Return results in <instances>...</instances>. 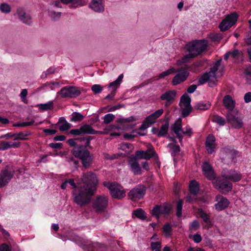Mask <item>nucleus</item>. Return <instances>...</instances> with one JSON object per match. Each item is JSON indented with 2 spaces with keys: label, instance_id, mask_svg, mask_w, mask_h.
I'll return each instance as SVG.
<instances>
[{
  "label": "nucleus",
  "instance_id": "13",
  "mask_svg": "<svg viewBox=\"0 0 251 251\" xmlns=\"http://www.w3.org/2000/svg\"><path fill=\"white\" fill-rule=\"evenodd\" d=\"M191 98L187 94H184L180 98V103H182L184 108H182L181 116L183 118L187 117L192 112V107L191 105Z\"/></svg>",
  "mask_w": 251,
  "mask_h": 251
},
{
  "label": "nucleus",
  "instance_id": "60",
  "mask_svg": "<svg viewBox=\"0 0 251 251\" xmlns=\"http://www.w3.org/2000/svg\"><path fill=\"white\" fill-rule=\"evenodd\" d=\"M168 147H170L173 151L174 153L176 154L180 151V149L178 145L168 144Z\"/></svg>",
  "mask_w": 251,
  "mask_h": 251
},
{
  "label": "nucleus",
  "instance_id": "15",
  "mask_svg": "<svg viewBox=\"0 0 251 251\" xmlns=\"http://www.w3.org/2000/svg\"><path fill=\"white\" fill-rule=\"evenodd\" d=\"M16 13L19 20L22 23L29 26L32 25V17L29 14L25 12L24 8L18 7L17 9Z\"/></svg>",
  "mask_w": 251,
  "mask_h": 251
},
{
  "label": "nucleus",
  "instance_id": "31",
  "mask_svg": "<svg viewBox=\"0 0 251 251\" xmlns=\"http://www.w3.org/2000/svg\"><path fill=\"white\" fill-rule=\"evenodd\" d=\"M211 106V103L208 101H201L197 102L194 106V108L200 110L208 109Z\"/></svg>",
  "mask_w": 251,
  "mask_h": 251
},
{
  "label": "nucleus",
  "instance_id": "56",
  "mask_svg": "<svg viewBox=\"0 0 251 251\" xmlns=\"http://www.w3.org/2000/svg\"><path fill=\"white\" fill-rule=\"evenodd\" d=\"M61 1L59 0L52 1L50 3L49 8L55 9V8H62Z\"/></svg>",
  "mask_w": 251,
  "mask_h": 251
},
{
  "label": "nucleus",
  "instance_id": "29",
  "mask_svg": "<svg viewBox=\"0 0 251 251\" xmlns=\"http://www.w3.org/2000/svg\"><path fill=\"white\" fill-rule=\"evenodd\" d=\"M60 124H62V125L59 127V129L60 131H67L71 127V125L63 117L59 118L57 124L59 125Z\"/></svg>",
  "mask_w": 251,
  "mask_h": 251
},
{
  "label": "nucleus",
  "instance_id": "9",
  "mask_svg": "<svg viewBox=\"0 0 251 251\" xmlns=\"http://www.w3.org/2000/svg\"><path fill=\"white\" fill-rule=\"evenodd\" d=\"M189 68V65H185L184 67H181L176 71L177 73L173 77L172 81L173 85H177L187 79L189 75V73L186 70Z\"/></svg>",
  "mask_w": 251,
  "mask_h": 251
},
{
  "label": "nucleus",
  "instance_id": "47",
  "mask_svg": "<svg viewBox=\"0 0 251 251\" xmlns=\"http://www.w3.org/2000/svg\"><path fill=\"white\" fill-rule=\"evenodd\" d=\"M183 206V201L182 200H179L176 205V215L178 217H180L182 215V209Z\"/></svg>",
  "mask_w": 251,
  "mask_h": 251
},
{
  "label": "nucleus",
  "instance_id": "36",
  "mask_svg": "<svg viewBox=\"0 0 251 251\" xmlns=\"http://www.w3.org/2000/svg\"><path fill=\"white\" fill-rule=\"evenodd\" d=\"M133 214L140 220H144L147 218L146 213L141 208H138L134 211Z\"/></svg>",
  "mask_w": 251,
  "mask_h": 251
},
{
  "label": "nucleus",
  "instance_id": "35",
  "mask_svg": "<svg viewBox=\"0 0 251 251\" xmlns=\"http://www.w3.org/2000/svg\"><path fill=\"white\" fill-rule=\"evenodd\" d=\"M198 213L200 217L206 224L211 225V222L210 219V217L204 211L201 209H199Z\"/></svg>",
  "mask_w": 251,
  "mask_h": 251
},
{
  "label": "nucleus",
  "instance_id": "62",
  "mask_svg": "<svg viewBox=\"0 0 251 251\" xmlns=\"http://www.w3.org/2000/svg\"><path fill=\"white\" fill-rule=\"evenodd\" d=\"M123 107H125V105L124 104L119 103L117 105L110 107L108 109V111H114Z\"/></svg>",
  "mask_w": 251,
  "mask_h": 251
},
{
  "label": "nucleus",
  "instance_id": "63",
  "mask_svg": "<svg viewBox=\"0 0 251 251\" xmlns=\"http://www.w3.org/2000/svg\"><path fill=\"white\" fill-rule=\"evenodd\" d=\"M163 111L164 110L163 109H160L152 113V116H153V117L156 119L163 114Z\"/></svg>",
  "mask_w": 251,
  "mask_h": 251
},
{
  "label": "nucleus",
  "instance_id": "39",
  "mask_svg": "<svg viewBox=\"0 0 251 251\" xmlns=\"http://www.w3.org/2000/svg\"><path fill=\"white\" fill-rule=\"evenodd\" d=\"M193 58H195V57L193 56L192 53L189 52V53L186 54L181 59L177 60V65H182L184 63L188 62L190 59Z\"/></svg>",
  "mask_w": 251,
  "mask_h": 251
},
{
  "label": "nucleus",
  "instance_id": "50",
  "mask_svg": "<svg viewBox=\"0 0 251 251\" xmlns=\"http://www.w3.org/2000/svg\"><path fill=\"white\" fill-rule=\"evenodd\" d=\"M11 148V142L0 141V150L4 151Z\"/></svg>",
  "mask_w": 251,
  "mask_h": 251
},
{
  "label": "nucleus",
  "instance_id": "37",
  "mask_svg": "<svg viewBox=\"0 0 251 251\" xmlns=\"http://www.w3.org/2000/svg\"><path fill=\"white\" fill-rule=\"evenodd\" d=\"M84 118V116L78 112H74L70 119L71 122H80Z\"/></svg>",
  "mask_w": 251,
  "mask_h": 251
},
{
  "label": "nucleus",
  "instance_id": "48",
  "mask_svg": "<svg viewBox=\"0 0 251 251\" xmlns=\"http://www.w3.org/2000/svg\"><path fill=\"white\" fill-rule=\"evenodd\" d=\"M209 38L210 40L214 42L220 41L222 38V36L221 33H211L209 35Z\"/></svg>",
  "mask_w": 251,
  "mask_h": 251
},
{
  "label": "nucleus",
  "instance_id": "42",
  "mask_svg": "<svg viewBox=\"0 0 251 251\" xmlns=\"http://www.w3.org/2000/svg\"><path fill=\"white\" fill-rule=\"evenodd\" d=\"M213 122L217 123L220 126H223L226 124L225 119L219 115H215L213 116Z\"/></svg>",
  "mask_w": 251,
  "mask_h": 251
},
{
  "label": "nucleus",
  "instance_id": "19",
  "mask_svg": "<svg viewBox=\"0 0 251 251\" xmlns=\"http://www.w3.org/2000/svg\"><path fill=\"white\" fill-rule=\"evenodd\" d=\"M14 174V172L8 170L7 167L3 170L0 175V187H3L8 184L12 178Z\"/></svg>",
  "mask_w": 251,
  "mask_h": 251
},
{
  "label": "nucleus",
  "instance_id": "20",
  "mask_svg": "<svg viewBox=\"0 0 251 251\" xmlns=\"http://www.w3.org/2000/svg\"><path fill=\"white\" fill-rule=\"evenodd\" d=\"M202 170L204 176L209 180H213L215 178L214 170L212 166L207 161H205L202 165Z\"/></svg>",
  "mask_w": 251,
  "mask_h": 251
},
{
  "label": "nucleus",
  "instance_id": "34",
  "mask_svg": "<svg viewBox=\"0 0 251 251\" xmlns=\"http://www.w3.org/2000/svg\"><path fill=\"white\" fill-rule=\"evenodd\" d=\"M48 14L50 18L54 21L58 20L61 15V12H56L55 9L49 8L48 9Z\"/></svg>",
  "mask_w": 251,
  "mask_h": 251
},
{
  "label": "nucleus",
  "instance_id": "24",
  "mask_svg": "<svg viewBox=\"0 0 251 251\" xmlns=\"http://www.w3.org/2000/svg\"><path fill=\"white\" fill-rule=\"evenodd\" d=\"M215 138L213 135H209L207 137L205 142V147L206 148L207 152L210 154H212L215 151Z\"/></svg>",
  "mask_w": 251,
  "mask_h": 251
},
{
  "label": "nucleus",
  "instance_id": "49",
  "mask_svg": "<svg viewBox=\"0 0 251 251\" xmlns=\"http://www.w3.org/2000/svg\"><path fill=\"white\" fill-rule=\"evenodd\" d=\"M244 74L247 78V83L251 85V66H249L245 70Z\"/></svg>",
  "mask_w": 251,
  "mask_h": 251
},
{
  "label": "nucleus",
  "instance_id": "51",
  "mask_svg": "<svg viewBox=\"0 0 251 251\" xmlns=\"http://www.w3.org/2000/svg\"><path fill=\"white\" fill-rule=\"evenodd\" d=\"M175 72V70L174 68H171L168 70L162 72L160 74L158 75V77L159 78H164L165 77L168 76V75L173 74Z\"/></svg>",
  "mask_w": 251,
  "mask_h": 251
},
{
  "label": "nucleus",
  "instance_id": "16",
  "mask_svg": "<svg viewBox=\"0 0 251 251\" xmlns=\"http://www.w3.org/2000/svg\"><path fill=\"white\" fill-rule=\"evenodd\" d=\"M138 159L134 155H131L128 157V165L130 171L134 175H139L142 174V170L138 162Z\"/></svg>",
  "mask_w": 251,
  "mask_h": 251
},
{
  "label": "nucleus",
  "instance_id": "40",
  "mask_svg": "<svg viewBox=\"0 0 251 251\" xmlns=\"http://www.w3.org/2000/svg\"><path fill=\"white\" fill-rule=\"evenodd\" d=\"M161 215H168L172 208L171 205L165 203L163 205H159Z\"/></svg>",
  "mask_w": 251,
  "mask_h": 251
},
{
  "label": "nucleus",
  "instance_id": "25",
  "mask_svg": "<svg viewBox=\"0 0 251 251\" xmlns=\"http://www.w3.org/2000/svg\"><path fill=\"white\" fill-rule=\"evenodd\" d=\"M176 96V90H170L161 95L160 99L162 100L174 102Z\"/></svg>",
  "mask_w": 251,
  "mask_h": 251
},
{
  "label": "nucleus",
  "instance_id": "33",
  "mask_svg": "<svg viewBox=\"0 0 251 251\" xmlns=\"http://www.w3.org/2000/svg\"><path fill=\"white\" fill-rule=\"evenodd\" d=\"M124 75L123 74H121L117 78V79L111 83L109 84L108 88H113L112 91H115L116 89L120 86L122 79L123 78Z\"/></svg>",
  "mask_w": 251,
  "mask_h": 251
},
{
  "label": "nucleus",
  "instance_id": "53",
  "mask_svg": "<svg viewBox=\"0 0 251 251\" xmlns=\"http://www.w3.org/2000/svg\"><path fill=\"white\" fill-rule=\"evenodd\" d=\"M34 123V121L32 120L30 122H22V123H16L13 125V126H17V127H25L27 126H31L33 125Z\"/></svg>",
  "mask_w": 251,
  "mask_h": 251
},
{
  "label": "nucleus",
  "instance_id": "3",
  "mask_svg": "<svg viewBox=\"0 0 251 251\" xmlns=\"http://www.w3.org/2000/svg\"><path fill=\"white\" fill-rule=\"evenodd\" d=\"M207 46V42L205 40H195L187 44V50L196 57L205 51Z\"/></svg>",
  "mask_w": 251,
  "mask_h": 251
},
{
  "label": "nucleus",
  "instance_id": "41",
  "mask_svg": "<svg viewBox=\"0 0 251 251\" xmlns=\"http://www.w3.org/2000/svg\"><path fill=\"white\" fill-rule=\"evenodd\" d=\"M39 108L42 110H48L53 108V103L52 101H49L45 103H41L38 105Z\"/></svg>",
  "mask_w": 251,
  "mask_h": 251
},
{
  "label": "nucleus",
  "instance_id": "12",
  "mask_svg": "<svg viewBox=\"0 0 251 251\" xmlns=\"http://www.w3.org/2000/svg\"><path fill=\"white\" fill-rule=\"evenodd\" d=\"M58 93L62 98H75L80 94V91L74 86H65L63 87Z\"/></svg>",
  "mask_w": 251,
  "mask_h": 251
},
{
  "label": "nucleus",
  "instance_id": "26",
  "mask_svg": "<svg viewBox=\"0 0 251 251\" xmlns=\"http://www.w3.org/2000/svg\"><path fill=\"white\" fill-rule=\"evenodd\" d=\"M90 7L96 12H102L104 10L102 0H92Z\"/></svg>",
  "mask_w": 251,
  "mask_h": 251
},
{
  "label": "nucleus",
  "instance_id": "30",
  "mask_svg": "<svg viewBox=\"0 0 251 251\" xmlns=\"http://www.w3.org/2000/svg\"><path fill=\"white\" fill-rule=\"evenodd\" d=\"M189 190L191 194L196 196L199 191V183L195 180H191L189 184Z\"/></svg>",
  "mask_w": 251,
  "mask_h": 251
},
{
  "label": "nucleus",
  "instance_id": "46",
  "mask_svg": "<svg viewBox=\"0 0 251 251\" xmlns=\"http://www.w3.org/2000/svg\"><path fill=\"white\" fill-rule=\"evenodd\" d=\"M152 251H161V243L160 242H152L151 243Z\"/></svg>",
  "mask_w": 251,
  "mask_h": 251
},
{
  "label": "nucleus",
  "instance_id": "58",
  "mask_svg": "<svg viewBox=\"0 0 251 251\" xmlns=\"http://www.w3.org/2000/svg\"><path fill=\"white\" fill-rule=\"evenodd\" d=\"M122 148L123 150H125L126 151H131L133 147L131 144L126 143L123 144L122 146Z\"/></svg>",
  "mask_w": 251,
  "mask_h": 251
},
{
  "label": "nucleus",
  "instance_id": "59",
  "mask_svg": "<svg viewBox=\"0 0 251 251\" xmlns=\"http://www.w3.org/2000/svg\"><path fill=\"white\" fill-rule=\"evenodd\" d=\"M62 3L67 4L69 3L72 4V7H75V4H76L78 2V0H60Z\"/></svg>",
  "mask_w": 251,
  "mask_h": 251
},
{
  "label": "nucleus",
  "instance_id": "52",
  "mask_svg": "<svg viewBox=\"0 0 251 251\" xmlns=\"http://www.w3.org/2000/svg\"><path fill=\"white\" fill-rule=\"evenodd\" d=\"M115 115L112 114H107L103 117V123L108 124L112 122L115 118Z\"/></svg>",
  "mask_w": 251,
  "mask_h": 251
},
{
  "label": "nucleus",
  "instance_id": "38",
  "mask_svg": "<svg viewBox=\"0 0 251 251\" xmlns=\"http://www.w3.org/2000/svg\"><path fill=\"white\" fill-rule=\"evenodd\" d=\"M11 6L6 2H2L0 4V10L2 13L8 14L11 12Z\"/></svg>",
  "mask_w": 251,
  "mask_h": 251
},
{
  "label": "nucleus",
  "instance_id": "57",
  "mask_svg": "<svg viewBox=\"0 0 251 251\" xmlns=\"http://www.w3.org/2000/svg\"><path fill=\"white\" fill-rule=\"evenodd\" d=\"M144 120L149 125H151L155 122L156 119L153 117V116H152V114H151L148 116L146 117Z\"/></svg>",
  "mask_w": 251,
  "mask_h": 251
},
{
  "label": "nucleus",
  "instance_id": "1",
  "mask_svg": "<svg viewBox=\"0 0 251 251\" xmlns=\"http://www.w3.org/2000/svg\"><path fill=\"white\" fill-rule=\"evenodd\" d=\"M95 192L91 188H85L84 185L78 184V188L73 191L74 202L80 207H84L90 203Z\"/></svg>",
  "mask_w": 251,
  "mask_h": 251
},
{
  "label": "nucleus",
  "instance_id": "2",
  "mask_svg": "<svg viewBox=\"0 0 251 251\" xmlns=\"http://www.w3.org/2000/svg\"><path fill=\"white\" fill-rule=\"evenodd\" d=\"M98 179L97 175L92 172L83 173L79 182V185H84L87 188H91V190L96 191L98 184Z\"/></svg>",
  "mask_w": 251,
  "mask_h": 251
},
{
  "label": "nucleus",
  "instance_id": "18",
  "mask_svg": "<svg viewBox=\"0 0 251 251\" xmlns=\"http://www.w3.org/2000/svg\"><path fill=\"white\" fill-rule=\"evenodd\" d=\"M215 186L220 189V191L224 194H226L231 191L232 184L231 182H227L223 180H217L214 182Z\"/></svg>",
  "mask_w": 251,
  "mask_h": 251
},
{
  "label": "nucleus",
  "instance_id": "17",
  "mask_svg": "<svg viewBox=\"0 0 251 251\" xmlns=\"http://www.w3.org/2000/svg\"><path fill=\"white\" fill-rule=\"evenodd\" d=\"M236 155L234 151L224 148L221 151L222 161L225 164L232 163L235 158Z\"/></svg>",
  "mask_w": 251,
  "mask_h": 251
},
{
  "label": "nucleus",
  "instance_id": "6",
  "mask_svg": "<svg viewBox=\"0 0 251 251\" xmlns=\"http://www.w3.org/2000/svg\"><path fill=\"white\" fill-rule=\"evenodd\" d=\"M227 122L234 128H240L243 124L242 119L238 115V111H227L226 114Z\"/></svg>",
  "mask_w": 251,
  "mask_h": 251
},
{
  "label": "nucleus",
  "instance_id": "23",
  "mask_svg": "<svg viewBox=\"0 0 251 251\" xmlns=\"http://www.w3.org/2000/svg\"><path fill=\"white\" fill-rule=\"evenodd\" d=\"M223 102L224 106L228 110V111H234L235 101L230 95L225 96L223 98Z\"/></svg>",
  "mask_w": 251,
  "mask_h": 251
},
{
  "label": "nucleus",
  "instance_id": "28",
  "mask_svg": "<svg viewBox=\"0 0 251 251\" xmlns=\"http://www.w3.org/2000/svg\"><path fill=\"white\" fill-rule=\"evenodd\" d=\"M94 158V156L93 154H91L90 152L88 154L85 155L80 159L81 161L83 167L87 169L92 164Z\"/></svg>",
  "mask_w": 251,
  "mask_h": 251
},
{
  "label": "nucleus",
  "instance_id": "27",
  "mask_svg": "<svg viewBox=\"0 0 251 251\" xmlns=\"http://www.w3.org/2000/svg\"><path fill=\"white\" fill-rule=\"evenodd\" d=\"M82 134H97L99 133H102L101 131L95 130L93 129L90 125L85 124L80 127Z\"/></svg>",
  "mask_w": 251,
  "mask_h": 251
},
{
  "label": "nucleus",
  "instance_id": "5",
  "mask_svg": "<svg viewBox=\"0 0 251 251\" xmlns=\"http://www.w3.org/2000/svg\"><path fill=\"white\" fill-rule=\"evenodd\" d=\"M108 199L104 195L96 197L93 201L92 207L97 213L103 212L108 206Z\"/></svg>",
  "mask_w": 251,
  "mask_h": 251
},
{
  "label": "nucleus",
  "instance_id": "55",
  "mask_svg": "<svg viewBox=\"0 0 251 251\" xmlns=\"http://www.w3.org/2000/svg\"><path fill=\"white\" fill-rule=\"evenodd\" d=\"M55 69L54 67H50L46 72H43L41 77L42 78H46L49 75L54 73Z\"/></svg>",
  "mask_w": 251,
  "mask_h": 251
},
{
  "label": "nucleus",
  "instance_id": "7",
  "mask_svg": "<svg viewBox=\"0 0 251 251\" xmlns=\"http://www.w3.org/2000/svg\"><path fill=\"white\" fill-rule=\"evenodd\" d=\"M238 17V16L236 12L226 15L219 25L220 30L224 32L228 30L236 23Z\"/></svg>",
  "mask_w": 251,
  "mask_h": 251
},
{
  "label": "nucleus",
  "instance_id": "32",
  "mask_svg": "<svg viewBox=\"0 0 251 251\" xmlns=\"http://www.w3.org/2000/svg\"><path fill=\"white\" fill-rule=\"evenodd\" d=\"M169 126V121H167L163 125L158 132H157V136L159 137H163L168 133Z\"/></svg>",
  "mask_w": 251,
  "mask_h": 251
},
{
  "label": "nucleus",
  "instance_id": "43",
  "mask_svg": "<svg viewBox=\"0 0 251 251\" xmlns=\"http://www.w3.org/2000/svg\"><path fill=\"white\" fill-rule=\"evenodd\" d=\"M151 214L152 216H154L157 219H159L160 216L161 215L160 205H156L151 210Z\"/></svg>",
  "mask_w": 251,
  "mask_h": 251
},
{
  "label": "nucleus",
  "instance_id": "54",
  "mask_svg": "<svg viewBox=\"0 0 251 251\" xmlns=\"http://www.w3.org/2000/svg\"><path fill=\"white\" fill-rule=\"evenodd\" d=\"M91 90L95 94H99L102 92V87L100 84H94L92 86Z\"/></svg>",
  "mask_w": 251,
  "mask_h": 251
},
{
  "label": "nucleus",
  "instance_id": "61",
  "mask_svg": "<svg viewBox=\"0 0 251 251\" xmlns=\"http://www.w3.org/2000/svg\"><path fill=\"white\" fill-rule=\"evenodd\" d=\"M16 135L14 137V140H26L27 138L24 137V133L23 132H19L18 133H15Z\"/></svg>",
  "mask_w": 251,
  "mask_h": 251
},
{
  "label": "nucleus",
  "instance_id": "45",
  "mask_svg": "<svg viewBox=\"0 0 251 251\" xmlns=\"http://www.w3.org/2000/svg\"><path fill=\"white\" fill-rule=\"evenodd\" d=\"M181 122L182 120L180 118H178L173 125L172 127V130H175V129H177L178 131H181V132H182V129L181 127Z\"/></svg>",
  "mask_w": 251,
  "mask_h": 251
},
{
  "label": "nucleus",
  "instance_id": "10",
  "mask_svg": "<svg viewBox=\"0 0 251 251\" xmlns=\"http://www.w3.org/2000/svg\"><path fill=\"white\" fill-rule=\"evenodd\" d=\"M134 156H136L139 159H144L146 160H149L153 156H155V159H158V156L156 152L155 151L153 146L151 144L148 145V149L146 151L142 150L137 151Z\"/></svg>",
  "mask_w": 251,
  "mask_h": 251
},
{
  "label": "nucleus",
  "instance_id": "64",
  "mask_svg": "<svg viewBox=\"0 0 251 251\" xmlns=\"http://www.w3.org/2000/svg\"><path fill=\"white\" fill-rule=\"evenodd\" d=\"M244 101L246 103H249L251 101V92H248L245 94L244 97Z\"/></svg>",
  "mask_w": 251,
  "mask_h": 251
},
{
  "label": "nucleus",
  "instance_id": "21",
  "mask_svg": "<svg viewBox=\"0 0 251 251\" xmlns=\"http://www.w3.org/2000/svg\"><path fill=\"white\" fill-rule=\"evenodd\" d=\"M71 152L75 157L79 159H81L90 153L86 147L83 146V145H80L74 148Z\"/></svg>",
  "mask_w": 251,
  "mask_h": 251
},
{
  "label": "nucleus",
  "instance_id": "8",
  "mask_svg": "<svg viewBox=\"0 0 251 251\" xmlns=\"http://www.w3.org/2000/svg\"><path fill=\"white\" fill-rule=\"evenodd\" d=\"M222 61V59L217 60L213 67L210 69V71L208 72H206L202 74L198 80L199 85H202L205 83L207 80L211 76H213L215 79H216V72L218 67L221 65Z\"/></svg>",
  "mask_w": 251,
  "mask_h": 251
},
{
  "label": "nucleus",
  "instance_id": "22",
  "mask_svg": "<svg viewBox=\"0 0 251 251\" xmlns=\"http://www.w3.org/2000/svg\"><path fill=\"white\" fill-rule=\"evenodd\" d=\"M216 201L217 203L215 204V208L219 211L226 208L229 204V201L227 199L222 196H217Z\"/></svg>",
  "mask_w": 251,
  "mask_h": 251
},
{
  "label": "nucleus",
  "instance_id": "4",
  "mask_svg": "<svg viewBox=\"0 0 251 251\" xmlns=\"http://www.w3.org/2000/svg\"><path fill=\"white\" fill-rule=\"evenodd\" d=\"M103 185L109 190L113 198L121 199L126 196L125 190L120 184L117 182H104Z\"/></svg>",
  "mask_w": 251,
  "mask_h": 251
},
{
  "label": "nucleus",
  "instance_id": "44",
  "mask_svg": "<svg viewBox=\"0 0 251 251\" xmlns=\"http://www.w3.org/2000/svg\"><path fill=\"white\" fill-rule=\"evenodd\" d=\"M163 231L166 236H171L172 233V227L171 225L169 223L165 224L163 227Z\"/></svg>",
  "mask_w": 251,
  "mask_h": 251
},
{
  "label": "nucleus",
  "instance_id": "14",
  "mask_svg": "<svg viewBox=\"0 0 251 251\" xmlns=\"http://www.w3.org/2000/svg\"><path fill=\"white\" fill-rule=\"evenodd\" d=\"M221 174L222 177L225 180H230L233 182H238L241 179V174L234 170L224 169Z\"/></svg>",
  "mask_w": 251,
  "mask_h": 251
},
{
  "label": "nucleus",
  "instance_id": "11",
  "mask_svg": "<svg viewBox=\"0 0 251 251\" xmlns=\"http://www.w3.org/2000/svg\"><path fill=\"white\" fill-rule=\"evenodd\" d=\"M146 191L144 185L139 184L132 189L128 193V196L132 201H137L142 198L145 195Z\"/></svg>",
  "mask_w": 251,
  "mask_h": 251
}]
</instances>
